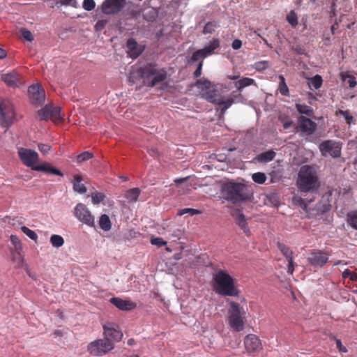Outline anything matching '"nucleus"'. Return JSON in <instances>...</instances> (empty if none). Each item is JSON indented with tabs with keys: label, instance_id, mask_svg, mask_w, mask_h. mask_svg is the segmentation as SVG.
Masks as SVG:
<instances>
[{
	"label": "nucleus",
	"instance_id": "39448f33",
	"mask_svg": "<svg viewBox=\"0 0 357 357\" xmlns=\"http://www.w3.org/2000/svg\"><path fill=\"white\" fill-rule=\"evenodd\" d=\"M212 288L216 294L223 296H237L240 293L234 278L222 270L213 275Z\"/></svg>",
	"mask_w": 357,
	"mask_h": 357
},
{
	"label": "nucleus",
	"instance_id": "f8f14e48",
	"mask_svg": "<svg viewBox=\"0 0 357 357\" xmlns=\"http://www.w3.org/2000/svg\"><path fill=\"white\" fill-rule=\"evenodd\" d=\"M74 215L83 224L89 227L95 226L94 217L84 204L79 203L76 205L74 209Z\"/></svg>",
	"mask_w": 357,
	"mask_h": 357
},
{
	"label": "nucleus",
	"instance_id": "473e14b6",
	"mask_svg": "<svg viewBox=\"0 0 357 357\" xmlns=\"http://www.w3.org/2000/svg\"><path fill=\"white\" fill-rule=\"evenodd\" d=\"M92 158H93V153L89 151H84L79 154L78 155H77L75 160L78 164H81L84 162H86L91 159Z\"/></svg>",
	"mask_w": 357,
	"mask_h": 357
},
{
	"label": "nucleus",
	"instance_id": "c9c22d12",
	"mask_svg": "<svg viewBox=\"0 0 357 357\" xmlns=\"http://www.w3.org/2000/svg\"><path fill=\"white\" fill-rule=\"evenodd\" d=\"M280 79H281V82L279 86V91L281 95L284 96H289V88L285 82V79L283 75H280Z\"/></svg>",
	"mask_w": 357,
	"mask_h": 357
},
{
	"label": "nucleus",
	"instance_id": "6e6552de",
	"mask_svg": "<svg viewBox=\"0 0 357 357\" xmlns=\"http://www.w3.org/2000/svg\"><path fill=\"white\" fill-rule=\"evenodd\" d=\"M319 149L324 157L331 155L334 158H337L341 155L342 146L339 142L331 139L323 141L320 143Z\"/></svg>",
	"mask_w": 357,
	"mask_h": 357
},
{
	"label": "nucleus",
	"instance_id": "72a5a7b5",
	"mask_svg": "<svg viewBox=\"0 0 357 357\" xmlns=\"http://www.w3.org/2000/svg\"><path fill=\"white\" fill-rule=\"evenodd\" d=\"M347 222L351 227L357 230V210L348 213Z\"/></svg>",
	"mask_w": 357,
	"mask_h": 357
},
{
	"label": "nucleus",
	"instance_id": "20e7f679",
	"mask_svg": "<svg viewBox=\"0 0 357 357\" xmlns=\"http://www.w3.org/2000/svg\"><path fill=\"white\" fill-rule=\"evenodd\" d=\"M18 155L23 164L26 167H30L32 170L63 176V174L61 170L54 167L47 162H45L41 165H36V163L39 159V155L33 150L20 148L18 150Z\"/></svg>",
	"mask_w": 357,
	"mask_h": 357
},
{
	"label": "nucleus",
	"instance_id": "69168bd1",
	"mask_svg": "<svg viewBox=\"0 0 357 357\" xmlns=\"http://www.w3.org/2000/svg\"><path fill=\"white\" fill-rule=\"evenodd\" d=\"M292 124H293L292 121H286L283 123V128L285 130L289 129L291 126Z\"/></svg>",
	"mask_w": 357,
	"mask_h": 357
},
{
	"label": "nucleus",
	"instance_id": "37998d69",
	"mask_svg": "<svg viewBox=\"0 0 357 357\" xmlns=\"http://www.w3.org/2000/svg\"><path fill=\"white\" fill-rule=\"evenodd\" d=\"M21 230L24 234H26L31 240L36 241V240L38 238V235L34 231L30 229L29 228H28L26 226L22 227Z\"/></svg>",
	"mask_w": 357,
	"mask_h": 357
},
{
	"label": "nucleus",
	"instance_id": "774afa93",
	"mask_svg": "<svg viewBox=\"0 0 357 357\" xmlns=\"http://www.w3.org/2000/svg\"><path fill=\"white\" fill-rule=\"evenodd\" d=\"M287 260L288 261V266H287L294 268V257H289V259H288Z\"/></svg>",
	"mask_w": 357,
	"mask_h": 357
},
{
	"label": "nucleus",
	"instance_id": "864d4df0",
	"mask_svg": "<svg viewBox=\"0 0 357 357\" xmlns=\"http://www.w3.org/2000/svg\"><path fill=\"white\" fill-rule=\"evenodd\" d=\"M38 148L43 154H47L51 149V146L45 144H38Z\"/></svg>",
	"mask_w": 357,
	"mask_h": 357
},
{
	"label": "nucleus",
	"instance_id": "7ed1b4c3",
	"mask_svg": "<svg viewBox=\"0 0 357 357\" xmlns=\"http://www.w3.org/2000/svg\"><path fill=\"white\" fill-rule=\"evenodd\" d=\"M222 198L234 204H238L250 199L252 193L248 187L242 183L227 181L222 185Z\"/></svg>",
	"mask_w": 357,
	"mask_h": 357
},
{
	"label": "nucleus",
	"instance_id": "052dcab7",
	"mask_svg": "<svg viewBox=\"0 0 357 357\" xmlns=\"http://www.w3.org/2000/svg\"><path fill=\"white\" fill-rule=\"evenodd\" d=\"M188 179V176L187 177H184V178H176L174 180V183L177 185H179L182 183H183L184 182H185Z\"/></svg>",
	"mask_w": 357,
	"mask_h": 357
},
{
	"label": "nucleus",
	"instance_id": "4468645a",
	"mask_svg": "<svg viewBox=\"0 0 357 357\" xmlns=\"http://www.w3.org/2000/svg\"><path fill=\"white\" fill-rule=\"evenodd\" d=\"M105 339L113 342H119L123 337L122 332L119 330V326L114 323H106L103 325Z\"/></svg>",
	"mask_w": 357,
	"mask_h": 357
},
{
	"label": "nucleus",
	"instance_id": "680f3d73",
	"mask_svg": "<svg viewBox=\"0 0 357 357\" xmlns=\"http://www.w3.org/2000/svg\"><path fill=\"white\" fill-rule=\"evenodd\" d=\"M331 17H334L336 16L335 4L334 1H333V3H331Z\"/></svg>",
	"mask_w": 357,
	"mask_h": 357
},
{
	"label": "nucleus",
	"instance_id": "f704fd0d",
	"mask_svg": "<svg viewBox=\"0 0 357 357\" xmlns=\"http://www.w3.org/2000/svg\"><path fill=\"white\" fill-rule=\"evenodd\" d=\"M50 242H51L52 246H54L55 248H60L63 245L64 240L61 236L57 235V234H53L50 237Z\"/></svg>",
	"mask_w": 357,
	"mask_h": 357
},
{
	"label": "nucleus",
	"instance_id": "338daca9",
	"mask_svg": "<svg viewBox=\"0 0 357 357\" xmlns=\"http://www.w3.org/2000/svg\"><path fill=\"white\" fill-rule=\"evenodd\" d=\"M346 20H349V17H348V15L343 14V15H341V16L340 17L339 20H337V22L340 24L341 22H343Z\"/></svg>",
	"mask_w": 357,
	"mask_h": 357
},
{
	"label": "nucleus",
	"instance_id": "79ce46f5",
	"mask_svg": "<svg viewBox=\"0 0 357 357\" xmlns=\"http://www.w3.org/2000/svg\"><path fill=\"white\" fill-rule=\"evenodd\" d=\"M61 119V108L59 107H54L52 105L51 109V120L55 121Z\"/></svg>",
	"mask_w": 357,
	"mask_h": 357
},
{
	"label": "nucleus",
	"instance_id": "58836bf2",
	"mask_svg": "<svg viewBox=\"0 0 357 357\" xmlns=\"http://www.w3.org/2000/svg\"><path fill=\"white\" fill-rule=\"evenodd\" d=\"M287 22L291 24V26L295 27L298 22L296 13L294 10H291L287 16Z\"/></svg>",
	"mask_w": 357,
	"mask_h": 357
},
{
	"label": "nucleus",
	"instance_id": "ddd939ff",
	"mask_svg": "<svg viewBox=\"0 0 357 357\" xmlns=\"http://www.w3.org/2000/svg\"><path fill=\"white\" fill-rule=\"evenodd\" d=\"M126 3V0H105L100 10L105 15H116L123 10Z\"/></svg>",
	"mask_w": 357,
	"mask_h": 357
},
{
	"label": "nucleus",
	"instance_id": "4c0bfd02",
	"mask_svg": "<svg viewBox=\"0 0 357 357\" xmlns=\"http://www.w3.org/2000/svg\"><path fill=\"white\" fill-rule=\"evenodd\" d=\"M59 4L73 8L77 7V0H55V6L59 7Z\"/></svg>",
	"mask_w": 357,
	"mask_h": 357
},
{
	"label": "nucleus",
	"instance_id": "8fccbe9b",
	"mask_svg": "<svg viewBox=\"0 0 357 357\" xmlns=\"http://www.w3.org/2000/svg\"><path fill=\"white\" fill-rule=\"evenodd\" d=\"M151 243L152 245H157L158 248H160L163 245H165L167 244V242L165 241L160 237H155V238H152L151 239Z\"/></svg>",
	"mask_w": 357,
	"mask_h": 357
},
{
	"label": "nucleus",
	"instance_id": "2f4dec72",
	"mask_svg": "<svg viewBox=\"0 0 357 357\" xmlns=\"http://www.w3.org/2000/svg\"><path fill=\"white\" fill-rule=\"evenodd\" d=\"M219 26V24L215 21L208 22L203 29L202 33L204 34L213 33L215 31V29Z\"/></svg>",
	"mask_w": 357,
	"mask_h": 357
},
{
	"label": "nucleus",
	"instance_id": "4d7b16f0",
	"mask_svg": "<svg viewBox=\"0 0 357 357\" xmlns=\"http://www.w3.org/2000/svg\"><path fill=\"white\" fill-rule=\"evenodd\" d=\"M335 344H336L337 349H338V350L340 352H342V353H347V348L342 345V342H341L340 340H335Z\"/></svg>",
	"mask_w": 357,
	"mask_h": 357
},
{
	"label": "nucleus",
	"instance_id": "a19ab883",
	"mask_svg": "<svg viewBox=\"0 0 357 357\" xmlns=\"http://www.w3.org/2000/svg\"><path fill=\"white\" fill-rule=\"evenodd\" d=\"M342 79L344 82H347L349 88H351V89L354 88L357 84V82L356 80L355 77H354L351 75H349V74L344 75H342Z\"/></svg>",
	"mask_w": 357,
	"mask_h": 357
},
{
	"label": "nucleus",
	"instance_id": "a18cd8bd",
	"mask_svg": "<svg viewBox=\"0 0 357 357\" xmlns=\"http://www.w3.org/2000/svg\"><path fill=\"white\" fill-rule=\"evenodd\" d=\"M188 213H190L192 215H197L200 212L199 210H197V209L190 208H185L179 209L177 212V215L181 216Z\"/></svg>",
	"mask_w": 357,
	"mask_h": 357
},
{
	"label": "nucleus",
	"instance_id": "c85d7f7f",
	"mask_svg": "<svg viewBox=\"0 0 357 357\" xmlns=\"http://www.w3.org/2000/svg\"><path fill=\"white\" fill-rule=\"evenodd\" d=\"M98 223L100 227L105 231L110 230L112 227V223L109 217L106 214H102L100 215Z\"/></svg>",
	"mask_w": 357,
	"mask_h": 357
},
{
	"label": "nucleus",
	"instance_id": "09e8293b",
	"mask_svg": "<svg viewBox=\"0 0 357 357\" xmlns=\"http://www.w3.org/2000/svg\"><path fill=\"white\" fill-rule=\"evenodd\" d=\"M338 114L345 119L348 124H351L353 121L354 118L349 114L348 111L340 109Z\"/></svg>",
	"mask_w": 357,
	"mask_h": 357
},
{
	"label": "nucleus",
	"instance_id": "dca6fc26",
	"mask_svg": "<svg viewBox=\"0 0 357 357\" xmlns=\"http://www.w3.org/2000/svg\"><path fill=\"white\" fill-rule=\"evenodd\" d=\"M28 93L31 101L35 105H42L45 100L44 89L38 84H32L28 89Z\"/></svg>",
	"mask_w": 357,
	"mask_h": 357
},
{
	"label": "nucleus",
	"instance_id": "423d86ee",
	"mask_svg": "<svg viewBox=\"0 0 357 357\" xmlns=\"http://www.w3.org/2000/svg\"><path fill=\"white\" fill-rule=\"evenodd\" d=\"M140 77L146 86L152 88L167 78V71L165 68H159L157 64L146 63L140 68Z\"/></svg>",
	"mask_w": 357,
	"mask_h": 357
},
{
	"label": "nucleus",
	"instance_id": "de8ad7c7",
	"mask_svg": "<svg viewBox=\"0 0 357 357\" xmlns=\"http://www.w3.org/2000/svg\"><path fill=\"white\" fill-rule=\"evenodd\" d=\"M255 69L258 71H263L269 67L268 62L267 61H261L256 62L255 64Z\"/></svg>",
	"mask_w": 357,
	"mask_h": 357
},
{
	"label": "nucleus",
	"instance_id": "4be33fe9",
	"mask_svg": "<svg viewBox=\"0 0 357 357\" xmlns=\"http://www.w3.org/2000/svg\"><path fill=\"white\" fill-rule=\"evenodd\" d=\"M109 301L118 309L123 311H130L135 309L137 307L135 303L130 300H123L119 297L112 298L109 300Z\"/></svg>",
	"mask_w": 357,
	"mask_h": 357
},
{
	"label": "nucleus",
	"instance_id": "9b49d317",
	"mask_svg": "<svg viewBox=\"0 0 357 357\" xmlns=\"http://www.w3.org/2000/svg\"><path fill=\"white\" fill-rule=\"evenodd\" d=\"M220 47V40L218 38L213 39L209 44L204 46V48L198 50L192 53L190 61L192 62L201 61L204 58L214 53L215 50Z\"/></svg>",
	"mask_w": 357,
	"mask_h": 357
},
{
	"label": "nucleus",
	"instance_id": "5fc2aeb1",
	"mask_svg": "<svg viewBox=\"0 0 357 357\" xmlns=\"http://www.w3.org/2000/svg\"><path fill=\"white\" fill-rule=\"evenodd\" d=\"M107 23V21L105 20H98L95 25L96 30H97V31L102 30L105 27Z\"/></svg>",
	"mask_w": 357,
	"mask_h": 357
},
{
	"label": "nucleus",
	"instance_id": "0eeeda50",
	"mask_svg": "<svg viewBox=\"0 0 357 357\" xmlns=\"http://www.w3.org/2000/svg\"><path fill=\"white\" fill-rule=\"evenodd\" d=\"M241 307L238 303L232 301L230 303V308L228 313V321L230 327L236 332H240L243 329L244 321L241 316Z\"/></svg>",
	"mask_w": 357,
	"mask_h": 357
},
{
	"label": "nucleus",
	"instance_id": "f03ea898",
	"mask_svg": "<svg viewBox=\"0 0 357 357\" xmlns=\"http://www.w3.org/2000/svg\"><path fill=\"white\" fill-rule=\"evenodd\" d=\"M196 86L200 90V94L204 99L221 107L222 113H225L234 102L232 98L225 99L216 89V86L208 79L197 80Z\"/></svg>",
	"mask_w": 357,
	"mask_h": 357
},
{
	"label": "nucleus",
	"instance_id": "c03bdc74",
	"mask_svg": "<svg viewBox=\"0 0 357 357\" xmlns=\"http://www.w3.org/2000/svg\"><path fill=\"white\" fill-rule=\"evenodd\" d=\"M105 197V196L101 192H95L91 195L92 202L94 204H100L104 200Z\"/></svg>",
	"mask_w": 357,
	"mask_h": 357
},
{
	"label": "nucleus",
	"instance_id": "f257e3e1",
	"mask_svg": "<svg viewBox=\"0 0 357 357\" xmlns=\"http://www.w3.org/2000/svg\"><path fill=\"white\" fill-rule=\"evenodd\" d=\"M296 186L301 193H309L308 198L294 197L293 200L296 205L307 210V203L315 200V195L320 188V181L316 167L309 165L301 167L298 173Z\"/></svg>",
	"mask_w": 357,
	"mask_h": 357
},
{
	"label": "nucleus",
	"instance_id": "a211bd4d",
	"mask_svg": "<svg viewBox=\"0 0 357 357\" xmlns=\"http://www.w3.org/2000/svg\"><path fill=\"white\" fill-rule=\"evenodd\" d=\"M305 136L312 135L317 129V123L310 119L301 116L298 118V126L296 127Z\"/></svg>",
	"mask_w": 357,
	"mask_h": 357
},
{
	"label": "nucleus",
	"instance_id": "412c9836",
	"mask_svg": "<svg viewBox=\"0 0 357 357\" xmlns=\"http://www.w3.org/2000/svg\"><path fill=\"white\" fill-rule=\"evenodd\" d=\"M1 79L10 87H18L22 82L21 75L15 70L2 75Z\"/></svg>",
	"mask_w": 357,
	"mask_h": 357
},
{
	"label": "nucleus",
	"instance_id": "0e129e2a",
	"mask_svg": "<svg viewBox=\"0 0 357 357\" xmlns=\"http://www.w3.org/2000/svg\"><path fill=\"white\" fill-rule=\"evenodd\" d=\"M351 273L352 271H351L349 269H345L343 273H342V276L343 278H349L351 277Z\"/></svg>",
	"mask_w": 357,
	"mask_h": 357
},
{
	"label": "nucleus",
	"instance_id": "6ab92c4d",
	"mask_svg": "<svg viewBox=\"0 0 357 357\" xmlns=\"http://www.w3.org/2000/svg\"><path fill=\"white\" fill-rule=\"evenodd\" d=\"M310 264L314 267L324 266L328 260V255L321 250L312 252L307 258Z\"/></svg>",
	"mask_w": 357,
	"mask_h": 357
},
{
	"label": "nucleus",
	"instance_id": "f3484780",
	"mask_svg": "<svg viewBox=\"0 0 357 357\" xmlns=\"http://www.w3.org/2000/svg\"><path fill=\"white\" fill-rule=\"evenodd\" d=\"M231 216L234 218L236 225H238V227L242 229L247 236H250L251 232L248 227V220H250V218H247L243 213L242 211L239 208L233 210L231 212Z\"/></svg>",
	"mask_w": 357,
	"mask_h": 357
},
{
	"label": "nucleus",
	"instance_id": "cd10ccee",
	"mask_svg": "<svg viewBox=\"0 0 357 357\" xmlns=\"http://www.w3.org/2000/svg\"><path fill=\"white\" fill-rule=\"evenodd\" d=\"M51 105H46L44 107L38 110V116L41 121H47L51 119Z\"/></svg>",
	"mask_w": 357,
	"mask_h": 357
},
{
	"label": "nucleus",
	"instance_id": "393cba45",
	"mask_svg": "<svg viewBox=\"0 0 357 357\" xmlns=\"http://www.w3.org/2000/svg\"><path fill=\"white\" fill-rule=\"evenodd\" d=\"M332 192L328 191L326 192L321 199V206L319 207V210L322 213H326L329 211L331 208V204H330V198L331 197Z\"/></svg>",
	"mask_w": 357,
	"mask_h": 357
},
{
	"label": "nucleus",
	"instance_id": "a878e982",
	"mask_svg": "<svg viewBox=\"0 0 357 357\" xmlns=\"http://www.w3.org/2000/svg\"><path fill=\"white\" fill-rule=\"evenodd\" d=\"M256 85L255 81L254 79L250 77H243L242 79H238L234 84L238 91H242L246 86H249L250 85Z\"/></svg>",
	"mask_w": 357,
	"mask_h": 357
},
{
	"label": "nucleus",
	"instance_id": "603ef678",
	"mask_svg": "<svg viewBox=\"0 0 357 357\" xmlns=\"http://www.w3.org/2000/svg\"><path fill=\"white\" fill-rule=\"evenodd\" d=\"M291 50L295 52L298 55L305 54V50L304 47L300 45H294L291 47Z\"/></svg>",
	"mask_w": 357,
	"mask_h": 357
},
{
	"label": "nucleus",
	"instance_id": "6e6d98bb",
	"mask_svg": "<svg viewBox=\"0 0 357 357\" xmlns=\"http://www.w3.org/2000/svg\"><path fill=\"white\" fill-rule=\"evenodd\" d=\"M202 66H203V61H201L198 63L197 68L193 73L195 77L197 78V77H199L201 76Z\"/></svg>",
	"mask_w": 357,
	"mask_h": 357
},
{
	"label": "nucleus",
	"instance_id": "13d9d810",
	"mask_svg": "<svg viewBox=\"0 0 357 357\" xmlns=\"http://www.w3.org/2000/svg\"><path fill=\"white\" fill-rule=\"evenodd\" d=\"M242 46V41L239 39H235L233 40L232 42V44H231V47L235 50H237L238 49H240Z\"/></svg>",
	"mask_w": 357,
	"mask_h": 357
},
{
	"label": "nucleus",
	"instance_id": "1a4fd4ad",
	"mask_svg": "<svg viewBox=\"0 0 357 357\" xmlns=\"http://www.w3.org/2000/svg\"><path fill=\"white\" fill-rule=\"evenodd\" d=\"M15 116L13 104L8 100L0 101V124L2 127L7 128L13 122Z\"/></svg>",
	"mask_w": 357,
	"mask_h": 357
},
{
	"label": "nucleus",
	"instance_id": "b1692460",
	"mask_svg": "<svg viewBox=\"0 0 357 357\" xmlns=\"http://www.w3.org/2000/svg\"><path fill=\"white\" fill-rule=\"evenodd\" d=\"M83 181V178L78 175V174H75L73 176V190L75 192H77L79 194H84L85 192H86L87 191V189L86 188V186L82 183V181Z\"/></svg>",
	"mask_w": 357,
	"mask_h": 357
},
{
	"label": "nucleus",
	"instance_id": "c756f323",
	"mask_svg": "<svg viewBox=\"0 0 357 357\" xmlns=\"http://www.w3.org/2000/svg\"><path fill=\"white\" fill-rule=\"evenodd\" d=\"M141 190L138 188L130 189L126 192V197L130 202H136L140 195Z\"/></svg>",
	"mask_w": 357,
	"mask_h": 357
},
{
	"label": "nucleus",
	"instance_id": "49530a36",
	"mask_svg": "<svg viewBox=\"0 0 357 357\" xmlns=\"http://www.w3.org/2000/svg\"><path fill=\"white\" fill-rule=\"evenodd\" d=\"M82 7L85 10L91 11L96 7V2L94 0H84Z\"/></svg>",
	"mask_w": 357,
	"mask_h": 357
},
{
	"label": "nucleus",
	"instance_id": "7c9ffc66",
	"mask_svg": "<svg viewBox=\"0 0 357 357\" xmlns=\"http://www.w3.org/2000/svg\"><path fill=\"white\" fill-rule=\"evenodd\" d=\"M296 108L297 111L300 114H306L307 116H311L314 113L313 109L310 106H308L305 104L296 103Z\"/></svg>",
	"mask_w": 357,
	"mask_h": 357
},
{
	"label": "nucleus",
	"instance_id": "3c124183",
	"mask_svg": "<svg viewBox=\"0 0 357 357\" xmlns=\"http://www.w3.org/2000/svg\"><path fill=\"white\" fill-rule=\"evenodd\" d=\"M22 37L27 41L31 42L33 40V36L32 33L26 29H22L21 30Z\"/></svg>",
	"mask_w": 357,
	"mask_h": 357
},
{
	"label": "nucleus",
	"instance_id": "e2e57ef3",
	"mask_svg": "<svg viewBox=\"0 0 357 357\" xmlns=\"http://www.w3.org/2000/svg\"><path fill=\"white\" fill-rule=\"evenodd\" d=\"M339 22H337V20L335 19L334 24L331 27V31L332 34H335V30L338 26Z\"/></svg>",
	"mask_w": 357,
	"mask_h": 357
},
{
	"label": "nucleus",
	"instance_id": "ea45409f",
	"mask_svg": "<svg viewBox=\"0 0 357 357\" xmlns=\"http://www.w3.org/2000/svg\"><path fill=\"white\" fill-rule=\"evenodd\" d=\"M252 178L254 181V182L259 184H263L265 183L266 180V176L264 173L257 172L252 174Z\"/></svg>",
	"mask_w": 357,
	"mask_h": 357
},
{
	"label": "nucleus",
	"instance_id": "bb28decb",
	"mask_svg": "<svg viewBox=\"0 0 357 357\" xmlns=\"http://www.w3.org/2000/svg\"><path fill=\"white\" fill-rule=\"evenodd\" d=\"M323 83V79L321 75H316L315 76L308 79V86L310 90L319 89Z\"/></svg>",
	"mask_w": 357,
	"mask_h": 357
},
{
	"label": "nucleus",
	"instance_id": "5701e85b",
	"mask_svg": "<svg viewBox=\"0 0 357 357\" xmlns=\"http://www.w3.org/2000/svg\"><path fill=\"white\" fill-rule=\"evenodd\" d=\"M276 155V153L273 150H268L257 155L255 160L260 163H268L272 161Z\"/></svg>",
	"mask_w": 357,
	"mask_h": 357
},
{
	"label": "nucleus",
	"instance_id": "2eb2a0df",
	"mask_svg": "<svg viewBox=\"0 0 357 357\" xmlns=\"http://www.w3.org/2000/svg\"><path fill=\"white\" fill-rule=\"evenodd\" d=\"M145 50V46L139 44L133 38H130L126 42V52L130 58L136 59Z\"/></svg>",
	"mask_w": 357,
	"mask_h": 357
},
{
	"label": "nucleus",
	"instance_id": "e433bc0d",
	"mask_svg": "<svg viewBox=\"0 0 357 357\" xmlns=\"http://www.w3.org/2000/svg\"><path fill=\"white\" fill-rule=\"evenodd\" d=\"M278 248L287 259H289V257H293V251L284 244L279 243Z\"/></svg>",
	"mask_w": 357,
	"mask_h": 357
},
{
	"label": "nucleus",
	"instance_id": "9d476101",
	"mask_svg": "<svg viewBox=\"0 0 357 357\" xmlns=\"http://www.w3.org/2000/svg\"><path fill=\"white\" fill-rule=\"evenodd\" d=\"M114 343L110 340L102 339L97 340L88 346V351L93 356H102L114 349Z\"/></svg>",
	"mask_w": 357,
	"mask_h": 357
},
{
	"label": "nucleus",
	"instance_id": "aec40b11",
	"mask_svg": "<svg viewBox=\"0 0 357 357\" xmlns=\"http://www.w3.org/2000/svg\"><path fill=\"white\" fill-rule=\"evenodd\" d=\"M244 345L248 353L256 352L261 349V340L253 334H249L244 339Z\"/></svg>",
	"mask_w": 357,
	"mask_h": 357
},
{
	"label": "nucleus",
	"instance_id": "bf43d9fd",
	"mask_svg": "<svg viewBox=\"0 0 357 357\" xmlns=\"http://www.w3.org/2000/svg\"><path fill=\"white\" fill-rule=\"evenodd\" d=\"M11 241H12L13 243L14 244L16 250L22 249L21 244L19 242L18 238L16 236H11Z\"/></svg>",
	"mask_w": 357,
	"mask_h": 357
}]
</instances>
